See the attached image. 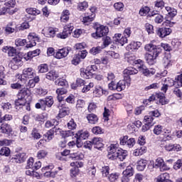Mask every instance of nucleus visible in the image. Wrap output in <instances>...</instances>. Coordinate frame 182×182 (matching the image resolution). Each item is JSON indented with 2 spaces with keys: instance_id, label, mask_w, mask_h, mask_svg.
Returning a JSON list of instances; mask_svg holds the SVG:
<instances>
[{
  "instance_id": "nucleus-1",
  "label": "nucleus",
  "mask_w": 182,
  "mask_h": 182,
  "mask_svg": "<svg viewBox=\"0 0 182 182\" xmlns=\"http://www.w3.org/2000/svg\"><path fill=\"white\" fill-rule=\"evenodd\" d=\"M144 49L149 53L145 54V59L149 65H154L156 59L159 58V55L161 53V47L156 46L153 43H148L144 46Z\"/></svg>"
},
{
  "instance_id": "nucleus-2",
  "label": "nucleus",
  "mask_w": 182,
  "mask_h": 182,
  "mask_svg": "<svg viewBox=\"0 0 182 182\" xmlns=\"http://www.w3.org/2000/svg\"><path fill=\"white\" fill-rule=\"evenodd\" d=\"M31 96V91L28 88L22 89L18 94V99L15 100L16 109L19 110L21 107L25 106L26 99Z\"/></svg>"
},
{
  "instance_id": "nucleus-3",
  "label": "nucleus",
  "mask_w": 182,
  "mask_h": 182,
  "mask_svg": "<svg viewBox=\"0 0 182 182\" xmlns=\"http://www.w3.org/2000/svg\"><path fill=\"white\" fill-rule=\"evenodd\" d=\"M109 33V28L105 26H100L96 28V32L92 33V38L97 39L98 38H102V36H106Z\"/></svg>"
},
{
  "instance_id": "nucleus-4",
  "label": "nucleus",
  "mask_w": 182,
  "mask_h": 182,
  "mask_svg": "<svg viewBox=\"0 0 182 182\" xmlns=\"http://www.w3.org/2000/svg\"><path fill=\"white\" fill-rule=\"evenodd\" d=\"M73 28V24L72 23L65 25L63 32L57 34V38H59L60 39H66L67 38H69V35L72 33Z\"/></svg>"
},
{
  "instance_id": "nucleus-5",
  "label": "nucleus",
  "mask_w": 182,
  "mask_h": 182,
  "mask_svg": "<svg viewBox=\"0 0 182 182\" xmlns=\"http://www.w3.org/2000/svg\"><path fill=\"white\" fill-rule=\"evenodd\" d=\"M16 77L18 79V81L16 83L11 84V89H21L24 86H26V82H28L26 78H22L21 74H16Z\"/></svg>"
},
{
  "instance_id": "nucleus-6",
  "label": "nucleus",
  "mask_w": 182,
  "mask_h": 182,
  "mask_svg": "<svg viewBox=\"0 0 182 182\" xmlns=\"http://www.w3.org/2000/svg\"><path fill=\"white\" fill-rule=\"evenodd\" d=\"M119 140L122 146H126L129 149H132L136 144V139L134 138H129L127 135L121 137Z\"/></svg>"
},
{
  "instance_id": "nucleus-7",
  "label": "nucleus",
  "mask_w": 182,
  "mask_h": 182,
  "mask_svg": "<svg viewBox=\"0 0 182 182\" xmlns=\"http://www.w3.org/2000/svg\"><path fill=\"white\" fill-rule=\"evenodd\" d=\"M138 69H139V72H141L142 75L147 77H150V76H153V75L156 73V70L153 68H147V67L143 64V61L138 65Z\"/></svg>"
},
{
  "instance_id": "nucleus-8",
  "label": "nucleus",
  "mask_w": 182,
  "mask_h": 182,
  "mask_svg": "<svg viewBox=\"0 0 182 182\" xmlns=\"http://www.w3.org/2000/svg\"><path fill=\"white\" fill-rule=\"evenodd\" d=\"M96 167L100 170L102 177H108L109 173H110V167L105 164L103 161H99L96 164Z\"/></svg>"
},
{
  "instance_id": "nucleus-9",
  "label": "nucleus",
  "mask_w": 182,
  "mask_h": 182,
  "mask_svg": "<svg viewBox=\"0 0 182 182\" xmlns=\"http://www.w3.org/2000/svg\"><path fill=\"white\" fill-rule=\"evenodd\" d=\"M28 43L26 46V48H33L36 46V42L39 41V37L35 33H30L28 36Z\"/></svg>"
},
{
  "instance_id": "nucleus-10",
  "label": "nucleus",
  "mask_w": 182,
  "mask_h": 182,
  "mask_svg": "<svg viewBox=\"0 0 182 182\" xmlns=\"http://www.w3.org/2000/svg\"><path fill=\"white\" fill-rule=\"evenodd\" d=\"M20 75L21 76V79H23V77H26V79H32V77L36 76V72L32 68H27L23 70V73Z\"/></svg>"
},
{
  "instance_id": "nucleus-11",
  "label": "nucleus",
  "mask_w": 182,
  "mask_h": 182,
  "mask_svg": "<svg viewBox=\"0 0 182 182\" xmlns=\"http://www.w3.org/2000/svg\"><path fill=\"white\" fill-rule=\"evenodd\" d=\"M108 150V155L107 157L109 159V160H114V156L115 154H117V151L119 150V144H111L107 148Z\"/></svg>"
},
{
  "instance_id": "nucleus-12",
  "label": "nucleus",
  "mask_w": 182,
  "mask_h": 182,
  "mask_svg": "<svg viewBox=\"0 0 182 182\" xmlns=\"http://www.w3.org/2000/svg\"><path fill=\"white\" fill-rule=\"evenodd\" d=\"M125 60L128 63H130V65H139L140 63H143V60L139 59L136 60V55L132 53H127L125 54Z\"/></svg>"
},
{
  "instance_id": "nucleus-13",
  "label": "nucleus",
  "mask_w": 182,
  "mask_h": 182,
  "mask_svg": "<svg viewBox=\"0 0 182 182\" xmlns=\"http://www.w3.org/2000/svg\"><path fill=\"white\" fill-rule=\"evenodd\" d=\"M59 104H58V109H59V114L58 117L62 119L63 117H65L68 113L69 111L68 110V108L65 106L63 104V101L60 98H58Z\"/></svg>"
},
{
  "instance_id": "nucleus-14",
  "label": "nucleus",
  "mask_w": 182,
  "mask_h": 182,
  "mask_svg": "<svg viewBox=\"0 0 182 182\" xmlns=\"http://www.w3.org/2000/svg\"><path fill=\"white\" fill-rule=\"evenodd\" d=\"M126 86H130V77H128V79L121 80L117 83V91L122 92L126 89Z\"/></svg>"
},
{
  "instance_id": "nucleus-15",
  "label": "nucleus",
  "mask_w": 182,
  "mask_h": 182,
  "mask_svg": "<svg viewBox=\"0 0 182 182\" xmlns=\"http://www.w3.org/2000/svg\"><path fill=\"white\" fill-rule=\"evenodd\" d=\"M1 133L6 134L7 136H14V130L12 127L8 124H2L0 127Z\"/></svg>"
},
{
  "instance_id": "nucleus-16",
  "label": "nucleus",
  "mask_w": 182,
  "mask_h": 182,
  "mask_svg": "<svg viewBox=\"0 0 182 182\" xmlns=\"http://www.w3.org/2000/svg\"><path fill=\"white\" fill-rule=\"evenodd\" d=\"M58 32V28H54L53 27H47L42 30V33L46 36V38H55Z\"/></svg>"
},
{
  "instance_id": "nucleus-17",
  "label": "nucleus",
  "mask_w": 182,
  "mask_h": 182,
  "mask_svg": "<svg viewBox=\"0 0 182 182\" xmlns=\"http://www.w3.org/2000/svg\"><path fill=\"white\" fill-rule=\"evenodd\" d=\"M26 160V153H18L11 158L12 163H17L21 164Z\"/></svg>"
},
{
  "instance_id": "nucleus-18",
  "label": "nucleus",
  "mask_w": 182,
  "mask_h": 182,
  "mask_svg": "<svg viewBox=\"0 0 182 182\" xmlns=\"http://www.w3.org/2000/svg\"><path fill=\"white\" fill-rule=\"evenodd\" d=\"M76 137H77V147H79V144H80V141H82V140H86V139H87V137H89V132L87 131H79L77 134H76Z\"/></svg>"
},
{
  "instance_id": "nucleus-19",
  "label": "nucleus",
  "mask_w": 182,
  "mask_h": 182,
  "mask_svg": "<svg viewBox=\"0 0 182 182\" xmlns=\"http://www.w3.org/2000/svg\"><path fill=\"white\" fill-rule=\"evenodd\" d=\"M113 41L115 43H119L121 46H123L125 43H127V37L122 36L121 33H117L113 37Z\"/></svg>"
},
{
  "instance_id": "nucleus-20",
  "label": "nucleus",
  "mask_w": 182,
  "mask_h": 182,
  "mask_svg": "<svg viewBox=\"0 0 182 182\" xmlns=\"http://www.w3.org/2000/svg\"><path fill=\"white\" fill-rule=\"evenodd\" d=\"M68 55H69V48H63L56 52L55 58H56V59H63V58H66Z\"/></svg>"
},
{
  "instance_id": "nucleus-21",
  "label": "nucleus",
  "mask_w": 182,
  "mask_h": 182,
  "mask_svg": "<svg viewBox=\"0 0 182 182\" xmlns=\"http://www.w3.org/2000/svg\"><path fill=\"white\" fill-rule=\"evenodd\" d=\"M93 71L89 67H87L86 69H80V75L82 77H84V79H90V77L93 76Z\"/></svg>"
},
{
  "instance_id": "nucleus-22",
  "label": "nucleus",
  "mask_w": 182,
  "mask_h": 182,
  "mask_svg": "<svg viewBox=\"0 0 182 182\" xmlns=\"http://www.w3.org/2000/svg\"><path fill=\"white\" fill-rule=\"evenodd\" d=\"M127 157V151L119 149L115 155H114V160L117 159L120 161H123Z\"/></svg>"
},
{
  "instance_id": "nucleus-23",
  "label": "nucleus",
  "mask_w": 182,
  "mask_h": 182,
  "mask_svg": "<svg viewBox=\"0 0 182 182\" xmlns=\"http://www.w3.org/2000/svg\"><path fill=\"white\" fill-rule=\"evenodd\" d=\"M171 32L172 31L170 28H161L158 29L156 33L159 38H166V36H168Z\"/></svg>"
},
{
  "instance_id": "nucleus-24",
  "label": "nucleus",
  "mask_w": 182,
  "mask_h": 182,
  "mask_svg": "<svg viewBox=\"0 0 182 182\" xmlns=\"http://www.w3.org/2000/svg\"><path fill=\"white\" fill-rule=\"evenodd\" d=\"M166 151H181V146L178 144H168L165 146Z\"/></svg>"
},
{
  "instance_id": "nucleus-25",
  "label": "nucleus",
  "mask_w": 182,
  "mask_h": 182,
  "mask_svg": "<svg viewBox=\"0 0 182 182\" xmlns=\"http://www.w3.org/2000/svg\"><path fill=\"white\" fill-rule=\"evenodd\" d=\"M95 18H96V14H87L82 18V22L84 25H89L91 22L95 21Z\"/></svg>"
},
{
  "instance_id": "nucleus-26",
  "label": "nucleus",
  "mask_w": 182,
  "mask_h": 182,
  "mask_svg": "<svg viewBox=\"0 0 182 182\" xmlns=\"http://www.w3.org/2000/svg\"><path fill=\"white\" fill-rule=\"evenodd\" d=\"M141 46V43L139 41H132L127 46V50H138L139 48Z\"/></svg>"
},
{
  "instance_id": "nucleus-27",
  "label": "nucleus",
  "mask_w": 182,
  "mask_h": 182,
  "mask_svg": "<svg viewBox=\"0 0 182 182\" xmlns=\"http://www.w3.org/2000/svg\"><path fill=\"white\" fill-rule=\"evenodd\" d=\"M41 54V50L36 49L33 51L28 52L26 55H24V59L26 60H29V59H32L33 58H35V56H39Z\"/></svg>"
},
{
  "instance_id": "nucleus-28",
  "label": "nucleus",
  "mask_w": 182,
  "mask_h": 182,
  "mask_svg": "<svg viewBox=\"0 0 182 182\" xmlns=\"http://www.w3.org/2000/svg\"><path fill=\"white\" fill-rule=\"evenodd\" d=\"M156 182H173L170 180V175L168 173H164L159 175L156 179Z\"/></svg>"
},
{
  "instance_id": "nucleus-29",
  "label": "nucleus",
  "mask_w": 182,
  "mask_h": 182,
  "mask_svg": "<svg viewBox=\"0 0 182 182\" xmlns=\"http://www.w3.org/2000/svg\"><path fill=\"white\" fill-rule=\"evenodd\" d=\"M55 137V129H51L43 134V139L46 141H50Z\"/></svg>"
},
{
  "instance_id": "nucleus-30",
  "label": "nucleus",
  "mask_w": 182,
  "mask_h": 182,
  "mask_svg": "<svg viewBox=\"0 0 182 182\" xmlns=\"http://www.w3.org/2000/svg\"><path fill=\"white\" fill-rule=\"evenodd\" d=\"M86 85V81L82 78H77L75 83L71 85V89L76 90L77 87H81V86H85Z\"/></svg>"
},
{
  "instance_id": "nucleus-31",
  "label": "nucleus",
  "mask_w": 182,
  "mask_h": 182,
  "mask_svg": "<svg viewBox=\"0 0 182 182\" xmlns=\"http://www.w3.org/2000/svg\"><path fill=\"white\" fill-rule=\"evenodd\" d=\"M163 65L165 69H168V68H171L173 65V61L171 60V58L169 55H166L163 58Z\"/></svg>"
},
{
  "instance_id": "nucleus-32",
  "label": "nucleus",
  "mask_w": 182,
  "mask_h": 182,
  "mask_svg": "<svg viewBox=\"0 0 182 182\" xmlns=\"http://www.w3.org/2000/svg\"><path fill=\"white\" fill-rule=\"evenodd\" d=\"M146 166H147V161L144 159H140L137 161L136 170H138V171H143L144 168H146Z\"/></svg>"
},
{
  "instance_id": "nucleus-33",
  "label": "nucleus",
  "mask_w": 182,
  "mask_h": 182,
  "mask_svg": "<svg viewBox=\"0 0 182 182\" xmlns=\"http://www.w3.org/2000/svg\"><path fill=\"white\" fill-rule=\"evenodd\" d=\"M46 77L48 80H55V79L59 77V74L55 70H50L46 75Z\"/></svg>"
},
{
  "instance_id": "nucleus-34",
  "label": "nucleus",
  "mask_w": 182,
  "mask_h": 182,
  "mask_svg": "<svg viewBox=\"0 0 182 182\" xmlns=\"http://www.w3.org/2000/svg\"><path fill=\"white\" fill-rule=\"evenodd\" d=\"M87 119L90 124H96V123L99 122V118L97 117V115L95 114H89L87 116Z\"/></svg>"
},
{
  "instance_id": "nucleus-35",
  "label": "nucleus",
  "mask_w": 182,
  "mask_h": 182,
  "mask_svg": "<svg viewBox=\"0 0 182 182\" xmlns=\"http://www.w3.org/2000/svg\"><path fill=\"white\" fill-rule=\"evenodd\" d=\"M70 16V11L69 10H63L60 16V21L66 23L69 21V16Z\"/></svg>"
},
{
  "instance_id": "nucleus-36",
  "label": "nucleus",
  "mask_w": 182,
  "mask_h": 182,
  "mask_svg": "<svg viewBox=\"0 0 182 182\" xmlns=\"http://www.w3.org/2000/svg\"><path fill=\"white\" fill-rule=\"evenodd\" d=\"M70 159L72 160H83L85 159V155L82 152H75L70 154Z\"/></svg>"
},
{
  "instance_id": "nucleus-37",
  "label": "nucleus",
  "mask_w": 182,
  "mask_h": 182,
  "mask_svg": "<svg viewBox=\"0 0 182 182\" xmlns=\"http://www.w3.org/2000/svg\"><path fill=\"white\" fill-rule=\"evenodd\" d=\"M1 107L3 112H12V104L10 102H2L1 104Z\"/></svg>"
},
{
  "instance_id": "nucleus-38",
  "label": "nucleus",
  "mask_w": 182,
  "mask_h": 182,
  "mask_svg": "<svg viewBox=\"0 0 182 182\" xmlns=\"http://www.w3.org/2000/svg\"><path fill=\"white\" fill-rule=\"evenodd\" d=\"M147 151V148L146 146H141L140 148H137L134 150L133 154L136 157L139 156H142V154H144Z\"/></svg>"
},
{
  "instance_id": "nucleus-39",
  "label": "nucleus",
  "mask_w": 182,
  "mask_h": 182,
  "mask_svg": "<svg viewBox=\"0 0 182 182\" xmlns=\"http://www.w3.org/2000/svg\"><path fill=\"white\" fill-rule=\"evenodd\" d=\"M166 11H167V16H171V18H174L177 15V10L174 8L170 6L165 7Z\"/></svg>"
},
{
  "instance_id": "nucleus-40",
  "label": "nucleus",
  "mask_w": 182,
  "mask_h": 182,
  "mask_svg": "<svg viewBox=\"0 0 182 182\" xmlns=\"http://www.w3.org/2000/svg\"><path fill=\"white\" fill-rule=\"evenodd\" d=\"M92 144L95 145V148L102 149L103 147V143H102V139L100 138H94L92 139Z\"/></svg>"
},
{
  "instance_id": "nucleus-41",
  "label": "nucleus",
  "mask_w": 182,
  "mask_h": 182,
  "mask_svg": "<svg viewBox=\"0 0 182 182\" xmlns=\"http://www.w3.org/2000/svg\"><path fill=\"white\" fill-rule=\"evenodd\" d=\"M123 176H127V177H132L134 174V169L132 166H127L126 170L122 172Z\"/></svg>"
},
{
  "instance_id": "nucleus-42",
  "label": "nucleus",
  "mask_w": 182,
  "mask_h": 182,
  "mask_svg": "<svg viewBox=\"0 0 182 182\" xmlns=\"http://www.w3.org/2000/svg\"><path fill=\"white\" fill-rule=\"evenodd\" d=\"M137 73H139V71L136 70V68L132 67L126 68L124 70V75H127L128 76H130V75H137Z\"/></svg>"
},
{
  "instance_id": "nucleus-43",
  "label": "nucleus",
  "mask_w": 182,
  "mask_h": 182,
  "mask_svg": "<svg viewBox=\"0 0 182 182\" xmlns=\"http://www.w3.org/2000/svg\"><path fill=\"white\" fill-rule=\"evenodd\" d=\"M46 102L44 99H41L38 100V102L36 104V109H41L42 110H45L46 109Z\"/></svg>"
},
{
  "instance_id": "nucleus-44",
  "label": "nucleus",
  "mask_w": 182,
  "mask_h": 182,
  "mask_svg": "<svg viewBox=\"0 0 182 182\" xmlns=\"http://www.w3.org/2000/svg\"><path fill=\"white\" fill-rule=\"evenodd\" d=\"M2 116V112L0 110V123H2V122H9L14 119L11 114H6L4 117Z\"/></svg>"
},
{
  "instance_id": "nucleus-45",
  "label": "nucleus",
  "mask_w": 182,
  "mask_h": 182,
  "mask_svg": "<svg viewBox=\"0 0 182 182\" xmlns=\"http://www.w3.org/2000/svg\"><path fill=\"white\" fill-rule=\"evenodd\" d=\"M59 124V122L56 119H51L46 121L45 126L47 129L50 127H53V126H58Z\"/></svg>"
},
{
  "instance_id": "nucleus-46",
  "label": "nucleus",
  "mask_w": 182,
  "mask_h": 182,
  "mask_svg": "<svg viewBox=\"0 0 182 182\" xmlns=\"http://www.w3.org/2000/svg\"><path fill=\"white\" fill-rule=\"evenodd\" d=\"M26 12L29 15H33L36 16V15H39L41 14V10L36 9V8H28L26 9Z\"/></svg>"
},
{
  "instance_id": "nucleus-47",
  "label": "nucleus",
  "mask_w": 182,
  "mask_h": 182,
  "mask_svg": "<svg viewBox=\"0 0 182 182\" xmlns=\"http://www.w3.org/2000/svg\"><path fill=\"white\" fill-rule=\"evenodd\" d=\"M48 156V151L45 149L39 150L37 152L36 157L38 159V160H41V159H45Z\"/></svg>"
},
{
  "instance_id": "nucleus-48",
  "label": "nucleus",
  "mask_w": 182,
  "mask_h": 182,
  "mask_svg": "<svg viewBox=\"0 0 182 182\" xmlns=\"http://www.w3.org/2000/svg\"><path fill=\"white\" fill-rule=\"evenodd\" d=\"M163 129H164V127L160 124L155 125L153 130L154 134H156V136H159V134H162Z\"/></svg>"
},
{
  "instance_id": "nucleus-49",
  "label": "nucleus",
  "mask_w": 182,
  "mask_h": 182,
  "mask_svg": "<svg viewBox=\"0 0 182 182\" xmlns=\"http://www.w3.org/2000/svg\"><path fill=\"white\" fill-rule=\"evenodd\" d=\"M92 95L94 97H100L102 96V87L95 86Z\"/></svg>"
},
{
  "instance_id": "nucleus-50",
  "label": "nucleus",
  "mask_w": 182,
  "mask_h": 182,
  "mask_svg": "<svg viewBox=\"0 0 182 182\" xmlns=\"http://www.w3.org/2000/svg\"><path fill=\"white\" fill-rule=\"evenodd\" d=\"M158 95H159L160 97L157 98V100H159L161 105H167V103H168V100H166V96L164 93L159 92Z\"/></svg>"
},
{
  "instance_id": "nucleus-51",
  "label": "nucleus",
  "mask_w": 182,
  "mask_h": 182,
  "mask_svg": "<svg viewBox=\"0 0 182 182\" xmlns=\"http://www.w3.org/2000/svg\"><path fill=\"white\" fill-rule=\"evenodd\" d=\"M11 63L18 68L22 65V58L19 56L14 57L11 60Z\"/></svg>"
},
{
  "instance_id": "nucleus-52",
  "label": "nucleus",
  "mask_w": 182,
  "mask_h": 182,
  "mask_svg": "<svg viewBox=\"0 0 182 182\" xmlns=\"http://www.w3.org/2000/svg\"><path fill=\"white\" fill-rule=\"evenodd\" d=\"M11 154V149L8 147H2L0 149V156H5V157H9Z\"/></svg>"
},
{
  "instance_id": "nucleus-53",
  "label": "nucleus",
  "mask_w": 182,
  "mask_h": 182,
  "mask_svg": "<svg viewBox=\"0 0 182 182\" xmlns=\"http://www.w3.org/2000/svg\"><path fill=\"white\" fill-rule=\"evenodd\" d=\"M149 12L150 8L149 6H143L139 10V15L140 16H146Z\"/></svg>"
},
{
  "instance_id": "nucleus-54",
  "label": "nucleus",
  "mask_w": 182,
  "mask_h": 182,
  "mask_svg": "<svg viewBox=\"0 0 182 182\" xmlns=\"http://www.w3.org/2000/svg\"><path fill=\"white\" fill-rule=\"evenodd\" d=\"M119 176H120V174L119 173H113L108 175V176H107V177H108V180H109V181L114 182L117 179H119Z\"/></svg>"
},
{
  "instance_id": "nucleus-55",
  "label": "nucleus",
  "mask_w": 182,
  "mask_h": 182,
  "mask_svg": "<svg viewBox=\"0 0 182 182\" xmlns=\"http://www.w3.org/2000/svg\"><path fill=\"white\" fill-rule=\"evenodd\" d=\"M154 120V117H153L151 115H146L144 118V121L147 124H150L151 126H154V123H153V121Z\"/></svg>"
},
{
  "instance_id": "nucleus-56",
  "label": "nucleus",
  "mask_w": 182,
  "mask_h": 182,
  "mask_svg": "<svg viewBox=\"0 0 182 182\" xmlns=\"http://www.w3.org/2000/svg\"><path fill=\"white\" fill-rule=\"evenodd\" d=\"M76 122H75V119H71L67 124V127L69 130H75L77 127Z\"/></svg>"
},
{
  "instance_id": "nucleus-57",
  "label": "nucleus",
  "mask_w": 182,
  "mask_h": 182,
  "mask_svg": "<svg viewBox=\"0 0 182 182\" xmlns=\"http://www.w3.org/2000/svg\"><path fill=\"white\" fill-rule=\"evenodd\" d=\"M31 137L34 139V140H38L41 139V136L39 132H38V129L36 128H33L32 132H31Z\"/></svg>"
},
{
  "instance_id": "nucleus-58",
  "label": "nucleus",
  "mask_w": 182,
  "mask_h": 182,
  "mask_svg": "<svg viewBox=\"0 0 182 182\" xmlns=\"http://www.w3.org/2000/svg\"><path fill=\"white\" fill-rule=\"evenodd\" d=\"M36 93L38 96H46V95H48V90L39 87L36 89Z\"/></svg>"
},
{
  "instance_id": "nucleus-59",
  "label": "nucleus",
  "mask_w": 182,
  "mask_h": 182,
  "mask_svg": "<svg viewBox=\"0 0 182 182\" xmlns=\"http://www.w3.org/2000/svg\"><path fill=\"white\" fill-rule=\"evenodd\" d=\"M6 50H7V53L9 56H14L16 53V49L14 47H5Z\"/></svg>"
},
{
  "instance_id": "nucleus-60",
  "label": "nucleus",
  "mask_w": 182,
  "mask_h": 182,
  "mask_svg": "<svg viewBox=\"0 0 182 182\" xmlns=\"http://www.w3.org/2000/svg\"><path fill=\"white\" fill-rule=\"evenodd\" d=\"M38 73H46L48 72V65L46 64H41L38 67Z\"/></svg>"
},
{
  "instance_id": "nucleus-61",
  "label": "nucleus",
  "mask_w": 182,
  "mask_h": 182,
  "mask_svg": "<svg viewBox=\"0 0 182 182\" xmlns=\"http://www.w3.org/2000/svg\"><path fill=\"white\" fill-rule=\"evenodd\" d=\"M44 100L46 101L47 107H52V105H53V97L52 96L44 98Z\"/></svg>"
},
{
  "instance_id": "nucleus-62",
  "label": "nucleus",
  "mask_w": 182,
  "mask_h": 182,
  "mask_svg": "<svg viewBox=\"0 0 182 182\" xmlns=\"http://www.w3.org/2000/svg\"><path fill=\"white\" fill-rule=\"evenodd\" d=\"M16 46H25L26 45V39L17 38L15 41Z\"/></svg>"
},
{
  "instance_id": "nucleus-63",
  "label": "nucleus",
  "mask_w": 182,
  "mask_h": 182,
  "mask_svg": "<svg viewBox=\"0 0 182 182\" xmlns=\"http://www.w3.org/2000/svg\"><path fill=\"white\" fill-rule=\"evenodd\" d=\"M160 87V83L159 82H154L151 84L150 85H148L145 87V90H151V89H159Z\"/></svg>"
},
{
  "instance_id": "nucleus-64",
  "label": "nucleus",
  "mask_w": 182,
  "mask_h": 182,
  "mask_svg": "<svg viewBox=\"0 0 182 182\" xmlns=\"http://www.w3.org/2000/svg\"><path fill=\"white\" fill-rule=\"evenodd\" d=\"M175 83L177 84L178 87H182V73L179 75H177V77L175 78Z\"/></svg>"
}]
</instances>
